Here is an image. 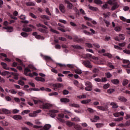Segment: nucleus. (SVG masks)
<instances>
[{"instance_id":"obj_1","label":"nucleus","mask_w":130,"mask_h":130,"mask_svg":"<svg viewBox=\"0 0 130 130\" xmlns=\"http://www.w3.org/2000/svg\"><path fill=\"white\" fill-rule=\"evenodd\" d=\"M86 87H85V91H92L93 90V85L90 81H86L85 83Z\"/></svg>"},{"instance_id":"obj_2","label":"nucleus","mask_w":130,"mask_h":130,"mask_svg":"<svg viewBox=\"0 0 130 130\" xmlns=\"http://www.w3.org/2000/svg\"><path fill=\"white\" fill-rule=\"evenodd\" d=\"M51 107H52V105L49 103H43L40 105V108L41 109H50Z\"/></svg>"},{"instance_id":"obj_3","label":"nucleus","mask_w":130,"mask_h":130,"mask_svg":"<svg viewBox=\"0 0 130 130\" xmlns=\"http://www.w3.org/2000/svg\"><path fill=\"white\" fill-rule=\"evenodd\" d=\"M83 64L88 68V69H92L93 68V65L91 64V61L90 60H86L83 61Z\"/></svg>"},{"instance_id":"obj_4","label":"nucleus","mask_w":130,"mask_h":130,"mask_svg":"<svg viewBox=\"0 0 130 130\" xmlns=\"http://www.w3.org/2000/svg\"><path fill=\"white\" fill-rule=\"evenodd\" d=\"M58 117L57 118V119L60 121V122H62V123H66V120L64 119H62L64 118V114H58Z\"/></svg>"},{"instance_id":"obj_5","label":"nucleus","mask_w":130,"mask_h":130,"mask_svg":"<svg viewBox=\"0 0 130 130\" xmlns=\"http://www.w3.org/2000/svg\"><path fill=\"white\" fill-rule=\"evenodd\" d=\"M42 111V110H38L37 111H34L33 113H29L28 115L30 117H36V116L38 115V113H41Z\"/></svg>"},{"instance_id":"obj_6","label":"nucleus","mask_w":130,"mask_h":130,"mask_svg":"<svg viewBox=\"0 0 130 130\" xmlns=\"http://www.w3.org/2000/svg\"><path fill=\"white\" fill-rule=\"evenodd\" d=\"M19 15V12L17 11H15L13 12V14H9V17L11 18V19H13V20H18V18L16 17Z\"/></svg>"},{"instance_id":"obj_7","label":"nucleus","mask_w":130,"mask_h":130,"mask_svg":"<svg viewBox=\"0 0 130 130\" xmlns=\"http://www.w3.org/2000/svg\"><path fill=\"white\" fill-rule=\"evenodd\" d=\"M24 74L25 75V76H29V77H30L31 78H33L34 76H33V74L32 73H29V74L28 75V73H31V70L28 68H25L24 70Z\"/></svg>"},{"instance_id":"obj_8","label":"nucleus","mask_w":130,"mask_h":130,"mask_svg":"<svg viewBox=\"0 0 130 130\" xmlns=\"http://www.w3.org/2000/svg\"><path fill=\"white\" fill-rule=\"evenodd\" d=\"M97 108L102 111H108L109 107L108 105H106L104 106H99L97 107Z\"/></svg>"},{"instance_id":"obj_9","label":"nucleus","mask_w":130,"mask_h":130,"mask_svg":"<svg viewBox=\"0 0 130 130\" xmlns=\"http://www.w3.org/2000/svg\"><path fill=\"white\" fill-rule=\"evenodd\" d=\"M123 63H125L126 64L122 65V67H123V68H128V69L130 68V62H129V60L123 59Z\"/></svg>"},{"instance_id":"obj_10","label":"nucleus","mask_w":130,"mask_h":130,"mask_svg":"<svg viewBox=\"0 0 130 130\" xmlns=\"http://www.w3.org/2000/svg\"><path fill=\"white\" fill-rule=\"evenodd\" d=\"M49 112H50V116H51V117L54 118V117H55V116H56L55 113H57V112H58V111L56 110H50L49 111Z\"/></svg>"},{"instance_id":"obj_11","label":"nucleus","mask_w":130,"mask_h":130,"mask_svg":"<svg viewBox=\"0 0 130 130\" xmlns=\"http://www.w3.org/2000/svg\"><path fill=\"white\" fill-rule=\"evenodd\" d=\"M11 117H12V118H13L14 120H22L23 118L21 115H14L11 116Z\"/></svg>"},{"instance_id":"obj_12","label":"nucleus","mask_w":130,"mask_h":130,"mask_svg":"<svg viewBox=\"0 0 130 130\" xmlns=\"http://www.w3.org/2000/svg\"><path fill=\"white\" fill-rule=\"evenodd\" d=\"M74 40L76 42H84V41H85L84 39L79 38L77 36L74 37Z\"/></svg>"},{"instance_id":"obj_13","label":"nucleus","mask_w":130,"mask_h":130,"mask_svg":"<svg viewBox=\"0 0 130 130\" xmlns=\"http://www.w3.org/2000/svg\"><path fill=\"white\" fill-rule=\"evenodd\" d=\"M124 35L123 34H119V37L115 38V40L119 41V40H124Z\"/></svg>"},{"instance_id":"obj_14","label":"nucleus","mask_w":130,"mask_h":130,"mask_svg":"<svg viewBox=\"0 0 130 130\" xmlns=\"http://www.w3.org/2000/svg\"><path fill=\"white\" fill-rule=\"evenodd\" d=\"M113 5L111 8V11H115V10H116V9H118V7H119V6L117 3H115L113 4Z\"/></svg>"},{"instance_id":"obj_15","label":"nucleus","mask_w":130,"mask_h":130,"mask_svg":"<svg viewBox=\"0 0 130 130\" xmlns=\"http://www.w3.org/2000/svg\"><path fill=\"white\" fill-rule=\"evenodd\" d=\"M51 127V125L49 124H46L43 128L41 129V130H49Z\"/></svg>"},{"instance_id":"obj_16","label":"nucleus","mask_w":130,"mask_h":130,"mask_svg":"<svg viewBox=\"0 0 130 130\" xmlns=\"http://www.w3.org/2000/svg\"><path fill=\"white\" fill-rule=\"evenodd\" d=\"M59 9L61 12V13H66V9L64 8V6H63L62 4H60L59 5Z\"/></svg>"},{"instance_id":"obj_17","label":"nucleus","mask_w":130,"mask_h":130,"mask_svg":"<svg viewBox=\"0 0 130 130\" xmlns=\"http://www.w3.org/2000/svg\"><path fill=\"white\" fill-rule=\"evenodd\" d=\"M99 119H100V117L97 115H95L93 119L92 120L91 119L90 120L92 121V122H97Z\"/></svg>"},{"instance_id":"obj_18","label":"nucleus","mask_w":130,"mask_h":130,"mask_svg":"<svg viewBox=\"0 0 130 130\" xmlns=\"http://www.w3.org/2000/svg\"><path fill=\"white\" fill-rule=\"evenodd\" d=\"M110 105H111V106H112V108H113V109H115L116 108H118L119 107L118 105H117V104L114 102L111 103Z\"/></svg>"},{"instance_id":"obj_19","label":"nucleus","mask_w":130,"mask_h":130,"mask_svg":"<svg viewBox=\"0 0 130 130\" xmlns=\"http://www.w3.org/2000/svg\"><path fill=\"white\" fill-rule=\"evenodd\" d=\"M118 99L121 102H126L127 101V99H125L124 96H119L118 98Z\"/></svg>"},{"instance_id":"obj_20","label":"nucleus","mask_w":130,"mask_h":130,"mask_svg":"<svg viewBox=\"0 0 130 130\" xmlns=\"http://www.w3.org/2000/svg\"><path fill=\"white\" fill-rule=\"evenodd\" d=\"M1 66H2L3 69H4V70H10V69H9V68H8V64H7V63L4 62H2L1 63Z\"/></svg>"},{"instance_id":"obj_21","label":"nucleus","mask_w":130,"mask_h":130,"mask_svg":"<svg viewBox=\"0 0 130 130\" xmlns=\"http://www.w3.org/2000/svg\"><path fill=\"white\" fill-rule=\"evenodd\" d=\"M22 30H23L24 32H31V31H32V28L30 27H24L22 28Z\"/></svg>"},{"instance_id":"obj_22","label":"nucleus","mask_w":130,"mask_h":130,"mask_svg":"<svg viewBox=\"0 0 130 130\" xmlns=\"http://www.w3.org/2000/svg\"><path fill=\"white\" fill-rule=\"evenodd\" d=\"M61 102H63L64 103H68L70 102V99L66 98H61L60 99Z\"/></svg>"},{"instance_id":"obj_23","label":"nucleus","mask_w":130,"mask_h":130,"mask_svg":"<svg viewBox=\"0 0 130 130\" xmlns=\"http://www.w3.org/2000/svg\"><path fill=\"white\" fill-rule=\"evenodd\" d=\"M53 87H55V88H61V87H62V84L55 83L53 84Z\"/></svg>"},{"instance_id":"obj_24","label":"nucleus","mask_w":130,"mask_h":130,"mask_svg":"<svg viewBox=\"0 0 130 130\" xmlns=\"http://www.w3.org/2000/svg\"><path fill=\"white\" fill-rule=\"evenodd\" d=\"M83 57L84 58H92V54L87 53V54H83Z\"/></svg>"},{"instance_id":"obj_25","label":"nucleus","mask_w":130,"mask_h":130,"mask_svg":"<svg viewBox=\"0 0 130 130\" xmlns=\"http://www.w3.org/2000/svg\"><path fill=\"white\" fill-rule=\"evenodd\" d=\"M69 106L71 107H75V108H79L80 107V106L78 104L72 103H69Z\"/></svg>"},{"instance_id":"obj_26","label":"nucleus","mask_w":130,"mask_h":130,"mask_svg":"<svg viewBox=\"0 0 130 130\" xmlns=\"http://www.w3.org/2000/svg\"><path fill=\"white\" fill-rule=\"evenodd\" d=\"M92 101V100H85L81 101L82 104H88Z\"/></svg>"},{"instance_id":"obj_27","label":"nucleus","mask_w":130,"mask_h":130,"mask_svg":"<svg viewBox=\"0 0 130 130\" xmlns=\"http://www.w3.org/2000/svg\"><path fill=\"white\" fill-rule=\"evenodd\" d=\"M37 27H42V28H44V29H45L46 30H47V29H48V27H47V26H46L41 23L37 24Z\"/></svg>"},{"instance_id":"obj_28","label":"nucleus","mask_w":130,"mask_h":130,"mask_svg":"<svg viewBox=\"0 0 130 130\" xmlns=\"http://www.w3.org/2000/svg\"><path fill=\"white\" fill-rule=\"evenodd\" d=\"M25 5L27 7H33L35 6V3L34 2H27L25 3Z\"/></svg>"},{"instance_id":"obj_29","label":"nucleus","mask_w":130,"mask_h":130,"mask_svg":"<svg viewBox=\"0 0 130 130\" xmlns=\"http://www.w3.org/2000/svg\"><path fill=\"white\" fill-rule=\"evenodd\" d=\"M2 111L5 113V114H10L11 111L7 109H3Z\"/></svg>"},{"instance_id":"obj_30","label":"nucleus","mask_w":130,"mask_h":130,"mask_svg":"<svg viewBox=\"0 0 130 130\" xmlns=\"http://www.w3.org/2000/svg\"><path fill=\"white\" fill-rule=\"evenodd\" d=\"M111 82L114 84V85H117L119 84V80H118V79H113L111 80Z\"/></svg>"},{"instance_id":"obj_31","label":"nucleus","mask_w":130,"mask_h":130,"mask_svg":"<svg viewBox=\"0 0 130 130\" xmlns=\"http://www.w3.org/2000/svg\"><path fill=\"white\" fill-rule=\"evenodd\" d=\"M36 81H40V82H45V79L42 77H36Z\"/></svg>"},{"instance_id":"obj_32","label":"nucleus","mask_w":130,"mask_h":130,"mask_svg":"<svg viewBox=\"0 0 130 130\" xmlns=\"http://www.w3.org/2000/svg\"><path fill=\"white\" fill-rule=\"evenodd\" d=\"M72 47L75 49H82V47L78 45H72Z\"/></svg>"},{"instance_id":"obj_33","label":"nucleus","mask_w":130,"mask_h":130,"mask_svg":"<svg viewBox=\"0 0 130 130\" xmlns=\"http://www.w3.org/2000/svg\"><path fill=\"white\" fill-rule=\"evenodd\" d=\"M67 8H68L69 10H72V9H73V7H74V5H73L72 3L68 2H67Z\"/></svg>"},{"instance_id":"obj_34","label":"nucleus","mask_w":130,"mask_h":130,"mask_svg":"<svg viewBox=\"0 0 130 130\" xmlns=\"http://www.w3.org/2000/svg\"><path fill=\"white\" fill-rule=\"evenodd\" d=\"M11 75L14 76V79H15V80H18L19 79V77H18V75L17 73L12 72Z\"/></svg>"},{"instance_id":"obj_35","label":"nucleus","mask_w":130,"mask_h":130,"mask_svg":"<svg viewBox=\"0 0 130 130\" xmlns=\"http://www.w3.org/2000/svg\"><path fill=\"white\" fill-rule=\"evenodd\" d=\"M41 18L43 20L44 19L48 20H50V18L48 17V16H47V15H41Z\"/></svg>"},{"instance_id":"obj_36","label":"nucleus","mask_w":130,"mask_h":130,"mask_svg":"<svg viewBox=\"0 0 130 130\" xmlns=\"http://www.w3.org/2000/svg\"><path fill=\"white\" fill-rule=\"evenodd\" d=\"M88 8L89 10H91V11H97L98 9L96 7H94L93 6H90V5H88Z\"/></svg>"},{"instance_id":"obj_37","label":"nucleus","mask_w":130,"mask_h":130,"mask_svg":"<svg viewBox=\"0 0 130 130\" xmlns=\"http://www.w3.org/2000/svg\"><path fill=\"white\" fill-rule=\"evenodd\" d=\"M43 58L46 61H49V60H51V57L49 56H44Z\"/></svg>"},{"instance_id":"obj_38","label":"nucleus","mask_w":130,"mask_h":130,"mask_svg":"<svg viewBox=\"0 0 130 130\" xmlns=\"http://www.w3.org/2000/svg\"><path fill=\"white\" fill-rule=\"evenodd\" d=\"M93 2L96 5H102L103 3L101 0H93Z\"/></svg>"},{"instance_id":"obj_39","label":"nucleus","mask_w":130,"mask_h":130,"mask_svg":"<svg viewBox=\"0 0 130 130\" xmlns=\"http://www.w3.org/2000/svg\"><path fill=\"white\" fill-rule=\"evenodd\" d=\"M114 30L116 32H120V31H121V27H120V26H117L115 27Z\"/></svg>"},{"instance_id":"obj_40","label":"nucleus","mask_w":130,"mask_h":130,"mask_svg":"<svg viewBox=\"0 0 130 130\" xmlns=\"http://www.w3.org/2000/svg\"><path fill=\"white\" fill-rule=\"evenodd\" d=\"M20 35L24 38H26V37H28V34H27V32H21Z\"/></svg>"},{"instance_id":"obj_41","label":"nucleus","mask_w":130,"mask_h":130,"mask_svg":"<svg viewBox=\"0 0 130 130\" xmlns=\"http://www.w3.org/2000/svg\"><path fill=\"white\" fill-rule=\"evenodd\" d=\"M75 73L76 74H78V75H81V74H82V70H81L80 69H76L75 70Z\"/></svg>"},{"instance_id":"obj_42","label":"nucleus","mask_w":130,"mask_h":130,"mask_svg":"<svg viewBox=\"0 0 130 130\" xmlns=\"http://www.w3.org/2000/svg\"><path fill=\"white\" fill-rule=\"evenodd\" d=\"M14 31V28L12 26H8V28H7V32H13Z\"/></svg>"},{"instance_id":"obj_43","label":"nucleus","mask_w":130,"mask_h":130,"mask_svg":"<svg viewBox=\"0 0 130 130\" xmlns=\"http://www.w3.org/2000/svg\"><path fill=\"white\" fill-rule=\"evenodd\" d=\"M74 11L76 13V15H78V16H80L81 15V13H80V11L78 10V8L77 7H75Z\"/></svg>"},{"instance_id":"obj_44","label":"nucleus","mask_w":130,"mask_h":130,"mask_svg":"<svg viewBox=\"0 0 130 130\" xmlns=\"http://www.w3.org/2000/svg\"><path fill=\"white\" fill-rule=\"evenodd\" d=\"M128 84V80L127 79H125L123 81L122 85L123 86H126L127 84Z\"/></svg>"},{"instance_id":"obj_45","label":"nucleus","mask_w":130,"mask_h":130,"mask_svg":"<svg viewBox=\"0 0 130 130\" xmlns=\"http://www.w3.org/2000/svg\"><path fill=\"white\" fill-rule=\"evenodd\" d=\"M16 61H18L19 62L20 66H24V64L23 63V61L21 60V59L19 58L16 59Z\"/></svg>"},{"instance_id":"obj_46","label":"nucleus","mask_w":130,"mask_h":130,"mask_svg":"<svg viewBox=\"0 0 130 130\" xmlns=\"http://www.w3.org/2000/svg\"><path fill=\"white\" fill-rule=\"evenodd\" d=\"M19 112L20 110L17 109H15L12 110V113H13V114H17V113H19Z\"/></svg>"},{"instance_id":"obj_47","label":"nucleus","mask_w":130,"mask_h":130,"mask_svg":"<svg viewBox=\"0 0 130 130\" xmlns=\"http://www.w3.org/2000/svg\"><path fill=\"white\" fill-rule=\"evenodd\" d=\"M106 76L108 79H109L112 77V75L110 72L106 73Z\"/></svg>"},{"instance_id":"obj_48","label":"nucleus","mask_w":130,"mask_h":130,"mask_svg":"<svg viewBox=\"0 0 130 130\" xmlns=\"http://www.w3.org/2000/svg\"><path fill=\"white\" fill-rule=\"evenodd\" d=\"M107 92L109 94H112V93L115 92V90L114 89H109L107 90Z\"/></svg>"},{"instance_id":"obj_49","label":"nucleus","mask_w":130,"mask_h":130,"mask_svg":"<svg viewBox=\"0 0 130 130\" xmlns=\"http://www.w3.org/2000/svg\"><path fill=\"white\" fill-rule=\"evenodd\" d=\"M58 95V93L55 92H52L49 94V96H57Z\"/></svg>"},{"instance_id":"obj_50","label":"nucleus","mask_w":130,"mask_h":130,"mask_svg":"<svg viewBox=\"0 0 130 130\" xmlns=\"http://www.w3.org/2000/svg\"><path fill=\"white\" fill-rule=\"evenodd\" d=\"M71 120L72 121H80V119L78 117L72 118Z\"/></svg>"},{"instance_id":"obj_51","label":"nucleus","mask_w":130,"mask_h":130,"mask_svg":"<svg viewBox=\"0 0 130 130\" xmlns=\"http://www.w3.org/2000/svg\"><path fill=\"white\" fill-rule=\"evenodd\" d=\"M108 67H109V68H110V69H115L114 66H113L112 63L110 62L108 64Z\"/></svg>"},{"instance_id":"obj_52","label":"nucleus","mask_w":130,"mask_h":130,"mask_svg":"<svg viewBox=\"0 0 130 130\" xmlns=\"http://www.w3.org/2000/svg\"><path fill=\"white\" fill-rule=\"evenodd\" d=\"M50 31H51V32H52L53 33H55L56 34H59V32L57 31V30L53 29V28H51L50 29Z\"/></svg>"},{"instance_id":"obj_53","label":"nucleus","mask_w":130,"mask_h":130,"mask_svg":"<svg viewBox=\"0 0 130 130\" xmlns=\"http://www.w3.org/2000/svg\"><path fill=\"white\" fill-rule=\"evenodd\" d=\"M46 13H47L49 16H51V13H50V11H49L48 8H46Z\"/></svg>"},{"instance_id":"obj_54","label":"nucleus","mask_w":130,"mask_h":130,"mask_svg":"<svg viewBox=\"0 0 130 130\" xmlns=\"http://www.w3.org/2000/svg\"><path fill=\"white\" fill-rule=\"evenodd\" d=\"M29 16H30V17H32V18H33L34 19L37 18V16H36V15H35L34 14L32 13H29Z\"/></svg>"},{"instance_id":"obj_55","label":"nucleus","mask_w":130,"mask_h":130,"mask_svg":"<svg viewBox=\"0 0 130 130\" xmlns=\"http://www.w3.org/2000/svg\"><path fill=\"white\" fill-rule=\"evenodd\" d=\"M18 84L19 85H20V86H24V85H25V83L22 80H19Z\"/></svg>"},{"instance_id":"obj_56","label":"nucleus","mask_w":130,"mask_h":130,"mask_svg":"<svg viewBox=\"0 0 130 130\" xmlns=\"http://www.w3.org/2000/svg\"><path fill=\"white\" fill-rule=\"evenodd\" d=\"M104 22L105 23V24H106V26L107 27H109V25H110V22H109V21L106 20H104Z\"/></svg>"},{"instance_id":"obj_57","label":"nucleus","mask_w":130,"mask_h":130,"mask_svg":"<svg viewBox=\"0 0 130 130\" xmlns=\"http://www.w3.org/2000/svg\"><path fill=\"white\" fill-rule=\"evenodd\" d=\"M121 120H123V117H119L115 119V121H121Z\"/></svg>"},{"instance_id":"obj_58","label":"nucleus","mask_w":130,"mask_h":130,"mask_svg":"<svg viewBox=\"0 0 130 130\" xmlns=\"http://www.w3.org/2000/svg\"><path fill=\"white\" fill-rule=\"evenodd\" d=\"M35 104H38V103H42V102L40 100L37 101L36 100H33Z\"/></svg>"},{"instance_id":"obj_59","label":"nucleus","mask_w":130,"mask_h":130,"mask_svg":"<svg viewBox=\"0 0 130 130\" xmlns=\"http://www.w3.org/2000/svg\"><path fill=\"white\" fill-rule=\"evenodd\" d=\"M119 18L121 21H123V22H125L126 21V18H125L124 17L120 16Z\"/></svg>"},{"instance_id":"obj_60","label":"nucleus","mask_w":130,"mask_h":130,"mask_svg":"<svg viewBox=\"0 0 130 130\" xmlns=\"http://www.w3.org/2000/svg\"><path fill=\"white\" fill-rule=\"evenodd\" d=\"M85 45L86 46H87V47H89V48H92V47H93V46L92 45V44L89 43H86Z\"/></svg>"},{"instance_id":"obj_61","label":"nucleus","mask_w":130,"mask_h":130,"mask_svg":"<svg viewBox=\"0 0 130 130\" xmlns=\"http://www.w3.org/2000/svg\"><path fill=\"white\" fill-rule=\"evenodd\" d=\"M110 86V84H106L104 85L103 87H104V89H108V88H109Z\"/></svg>"},{"instance_id":"obj_62","label":"nucleus","mask_w":130,"mask_h":130,"mask_svg":"<svg viewBox=\"0 0 130 130\" xmlns=\"http://www.w3.org/2000/svg\"><path fill=\"white\" fill-rule=\"evenodd\" d=\"M111 38L110 37H108L106 36L105 38V41H109V40H111Z\"/></svg>"},{"instance_id":"obj_63","label":"nucleus","mask_w":130,"mask_h":130,"mask_svg":"<svg viewBox=\"0 0 130 130\" xmlns=\"http://www.w3.org/2000/svg\"><path fill=\"white\" fill-rule=\"evenodd\" d=\"M69 93V91L68 90L64 89L63 90V95H68Z\"/></svg>"},{"instance_id":"obj_64","label":"nucleus","mask_w":130,"mask_h":130,"mask_svg":"<svg viewBox=\"0 0 130 130\" xmlns=\"http://www.w3.org/2000/svg\"><path fill=\"white\" fill-rule=\"evenodd\" d=\"M124 53H126V54H130V50L125 49L123 50Z\"/></svg>"}]
</instances>
